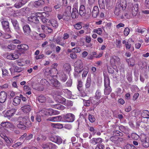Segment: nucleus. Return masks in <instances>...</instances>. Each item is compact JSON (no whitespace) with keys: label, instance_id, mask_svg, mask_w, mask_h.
<instances>
[{"label":"nucleus","instance_id":"nucleus-30","mask_svg":"<svg viewBox=\"0 0 149 149\" xmlns=\"http://www.w3.org/2000/svg\"><path fill=\"white\" fill-rule=\"evenodd\" d=\"M91 84V80L90 76H88L85 84L86 88H90Z\"/></svg>","mask_w":149,"mask_h":149},{"label":"nucleus","instance_id":"nucleus-62","mask_svg":"<svg viewBox=\"0 0 149 149\" xmlns=\"http://www.w3.org/2000/svg\"><path fill=\"white\" fill-rule=\"evenodd\" d=\"M116 8L117 9L121 10V8H123L121 4L119 3H117L116 5Z\"/></svg>","mask_w":149,"mask_h":149},{"label":"nucleus","instance_id":"nucleus-21","mask_svg":"<svg viewBox=\"0 0 149 149\" xmlns=\"http://www.w3.org/2000/svg\"><path fill=\"white\" fill-rule=\"evenodd\" d=\"M71 14L72 18L75 19L78 17L79 13L77 9L76 8H74L72 9V12Z\"/></svg>","mask_w":149,"mask_h":149},{"label":"nucleus","instance_id":"nucleus-45","mask_svg":"<svg viewBox=\"0 0 149 149\" xmlns=\"http://www.w3.org/2000/svg\"><path fill=\"white\" fill-rule=\"evenodd\" d=\"M135 147L132 145L127 144L124 148V149H134Z\"/></svg>","mask_w":149,"mask_h":149},{"label":"nucleus","instance_id":"nucleus-6","mask_svg":"<svg viewBox=\"0 0 149 149\" xmlns=\"http://www.w3.org/2000/svg\"><path fill=\"white\" fill-rule=\"evenodd\" d=\"M74 70L76 72L81 73L82 70L81 69L83 68V63L81 60H77L74 63Z\"/></svg>","mask_w":149,"mask_h":149},{"label":"nucleus","instance_id":"nucleus-4","mask_svg":"<svg viewBox=\"0 0 149 149\" xmlns=\"http://www.w3.org/2000/svg\"><path fill=\"white\" fill-rule=\"evenodd\" d=\"M140 139L143 147L147 148L149 146V138L145 134L141 135Z\"/></svg>","mask_w":149,"mask_h":149},{"label":"nucleus","instance_id":"nucleus-40","mask_svg":"<svg viewBox=\"0 0 149 149\" xmlns=\"http://www.w3.org/2000/svg\"><path fill=\"white\" fill-rule=\"evenodd\" d=\"M6 143V145L7 146H10L11 143H13V141L10 138H8L7 137L4 140Z\"/></svg>","mask_w":149,"mask_h":149},{"label":"nucleus","instance_id":"nucleus-28","mask_svg":"<svg viewBox=\"0 0 149 149\" xmlns=\"http://www.w3.org/2000/svg\"><path fill=\"white\" fill-rule=\"evenodd\" d=\"M51 107L52 108L56 109L61 110H64L65 108V107L64 106L59 104L52 105Z\"/></svg>","mask_w":149,"mask_h":149},{"label":"nucleus","instance_id":"nucleus-15","mask_svg":"<svg viewBox=\"0 0 149 149\" xmlns=\"http://www.w3.org/2000/svg\"><path fill=\"white\" fill-rule=\"evenodd\" d=\"M7 94L4 91L0 92V102L1 103L4 102L7 98Z\"/></svg>","mask_w":149,"mask_h":149},{"label":"nucleus","instance_id":"nucleus-34","mask_svg":"<svg viewBox=\"0 0 149 149\" xmlns=\"http://www.w3.org/2000/svg\"><path fill=\"white\" fill-rule=\"evenodd\" d=\"M77 82V88L80 92H81L82 91L83 82L80 79L78 80Z\"/></svg>","mask_w":149,"mask_h":149},{"label":"nucleus","instance_id":"nucleus-7","mask_svg":"<svg viewBox=\"0 0 149 149\" xmlns=\"http://www.w3.org/2000/svg\"><path fill=\"white\" fill-rule=\"evenodd\" d=\"M50 140L59 145L62 142V139L61 137L58 136H51L49 139Z\"/></svg>","mask_w":149,"mask_h":149},{"label":"nucleus","instance_id":"nucleus-44","mask_svg":"<svg viewBox=\"0 0 149 149\" xmlns=\"http://www.w3.org/2000/svg\"><path fill=\"white\" fill-rule=\"evenodd\" d=\"M57 147L55 144L50 142H49L48 148L49 149H56Z\"/></svg>","mask_w":149,"mask_h":149},{"label":"nucleus","instance_id":"nucleus-9","mask_svg":"<svg viewBox=\"0 0 149 149\" xmlns=\"http://www.w3.org/2000/svg\"><path fill=\"white\" fill-rule=\"evenodd\" d=\"M39 112L42 116L48 115L51 116L55 114L54 110L52 109H50L48 111L45 109H42Z\"/></svg>","mask_w":149,"mask_h":149},{"label":"nucleus","instance_id":"nucleus-31","mask_svg":"<svg viewBox=\"0 0 149 149\" xmlns=\"http://www.w3.org/2000/svg\"><path fill=\"white\" fill-rule=\"evenodd\" d=\"M71 6H68L67 7L64 12L66 17H69V16L71 14Z\"/></svg>","mask_w":149,"mask_h":149},{"label":"nucleus","instance_id":"nucleus-57","mask_svg":"<svg viewBox=\"0 0 149 149\" xmlns=\"http://www.w3.org/2000/svg\"><path fill=\"white\" fill-rule=\"evenodd\" d=\"M40 83L42 85H47L49 82L46 79H42L40 81Z\"/></svg>","mask_w":149,"mask_h":149},{"label":"nucleus","instance_id":"nucleus-19","mask_svg":"<svg viewBox=\"0 0 149 149\" xmlns=\"http://www.w3.org/2000/svg\"><path fill=\"white\" fill-rule=\"evenodd\" d=\"M138 4H134L132 7V16H135L137 14L138 10Z\"/></svg>","mask_w":149,"mask_h":149},{"label":"nucleus","instance_id":"nucleus-56","mask_svg":"<svg viewBox=\"0 0 149 149\" xmlns=\"http://www.w3.org/2000/svg\"><path fill=\"white\" fill-rule=\"evenodd\" d=\"M16 45H14L13 44H11L10 45L8 46V48L10 50H13L16 48Z\"/></svg>","mask_w":149,"mask_h":149},{"label":"nucleus","instance_id":"nucleus-16","mask_svg":"<svg viewBox=\"0 0 149 149\" xmlns=\"http://www.w3.org/2000/svg\"><path fill=\"white\" fill-rule=\"evenodd\" d=\"M21 109L24 113H29L31 109V106L29 104L25 105L21 108Z\"/></svg>","mask_w":149,"mask_h":149},{"label":"nucleus","instance_id":"nucleus-59","mask_svg":"<svg viewBox=\"0 0 149 149\" xmlns=\"http://www.w3.org/2000/svg\"><path fill=\"white\" fill-rule=\"evenodd\" d=\"M22 70V69L21 68L17 66H15L14 69V71L15 72H21Z\"/></svg>","mask_w":149,"mask_h":149},{"label":"nucleus","instance_id":"nucleus-32","mask_svg":"<svg viewBox=\"0 0 149 149\" xmlns=\"http://www.w3.org/2000/svg\"><path fill=\"white\" fill-rule=\"evenodd\" d=\"M142 118H149V111L147 110L143 111L141 113Z\"/></svg>","mask_w":149,"mask_h":149},{"label":"nucleus","instance_id":"nucleus-47","mask_svg":"<svg viewBox=\"0 0 149 149\" xmlns=\"http://www.w3.org/2000/svg\"><path fill=\"white\" fill-rule=\"evenodd\" d=\"M52 125L53 127L58 129L61 128L63 127L62 125L60 123H53Z\"/></svg>","mask_w":149,"mask_h":149},{"label":"nucleus","instance_id":"nucleus-49","mask_svg":"<svg viewBox=\"0 0 149 149\" xmlns=\"http://www.w3.org/2000/svg\"><path fill=\"white\" fill-rule=\"evenodd\" d=\"M131 136L132 139L135 140H137L139 138V136L136 133H132Z\"/></svg>","mask_w":149,"mask_h":149},{"label":"nucleus","instance_id":"nucleus-43","mask_svg":"<svg viewBox=\"0 0 149 149\" xmlns=\"http://www.w3.org/2000/svg\"><path fill=\"white\" fill-rule=\"evenodd\" d=\"M51 24L54 29L56 28L58 26L57 21L55 20H52L51 22Z\"/></svg>","mask_w":149,"mask_h":149},{"label":"nucleus","instance_id":"nucleus-17","mask_svg":"<svg viewBox=\"0 0 149 149\" xmlns=\"http://www.w3.org/2000/svg\"><path fill=\"white\" fill-rule=\"evenodd\" d=\"M16 110L14 109H12L8 110L5 113L6 116L10 118L13 116L15 114Z\"/></svg>","mask_w":149,"mask_h":149},{"label":"nucleus","instance_id":"nucleus-3","mask_svg":"<svg viewBox=\"0 0 149 149\" xmlns=\"http://www.w3.org/2000/svg\"><path fill=\"white\" fill-rule=\"evenodd\" d=\"M27 20L28 23L32 25L34 28L36 27L39 23L38 17L35 16H31L28 17Z\"/></svg>","mask_w":149,"mask_h":149},{"label":"nucleus","instance_id":"nucleus-38","mask_svg":"<svg viewBox=\"0 0 149 149\" xmlns=\"http://www.w3.org/2000/svg\"><path fill=\"white\" fill-rule=\"evenodd\" d=\"M98 4L100 8L104 9L105 8L104 0H98Z\"/></svg>","mask_w":149,"mask_h":149},{"label":"nucleus","instance_id":"nucleus-50","mask_svg":"<svg viewBox=\"0 0 149 149\" xmlns=\"http://www.w3.org/2000/svg\"><path fill=\"white\" fill-rule=\"evenodd\" d=\"M126 78L129 82H131L132 81V74L129 72L127 73V74Z\"/></svg>","mask_w":149,"mask_h":149},{"label":"nucleus","instance_id":"nucleus-46","mask_svg":"<svg viewBox=\"0 0 149 149\" xmlns=\"http://www.w3.org/2000/svg\"><path fill=\"white\" fill-rule=\"evenodd\" d=\"M88 129L90 132H92L93 135H94L95 134L96 130H95L94 127L88 126Z\"/></svg>","mask_w":149,"mask_h":149},{"label":"nucleus","instance_id":"nucleus-14","mask_svg":"<svg viewBox=\"0 0 149 149\" xmlns=\"http://www.w3.org/2000/svg\"><path fill=\"white\" fill-rule=\"evenodd\" d=\"M27 2V0H21L17 1L14 5L15 7L19 8L25 4Z\"/></svg>","mask_w":149,"mask_h":149},{"label":"nucleus","instance_id":"nucleus-2","mask_svg":"<svg viewBox=\"0 0 149 149\" xmlns=\"http://www.w3.org/2000/svg\"><path fill=\"white\" fill-rule=\"evenodd\" d=\"M104 93L105 95H109L112 91L110 86L109 78L108 76H105L104 79Z\"/></svg>","mask_w":149,"mask_h":149},{"label":"nucleus","instance_id":"nucleus-25","mask_svg":"<svg viewBox=\"0 0 149 149\" xmlns=\"http://www.w3.org/2000/svg\"><path fill=\"white\" fill-rule=\"evenodd\" d=\"M62 117L61 116H58L55 117H50L48 118L47 120L52 122H59L61 121Z\"/></svg>","mask_w":149,"mask_h":149},{"label":"nucleus","instance_id":"nucleus-60","mask_svg":"<svg viewBox=\"0 0 149 149\" xmlns=\"http://www.w3.org/2000/svg\"><path fill=\"white\" fill-rule=\"evenodd\" d=\"M72 84V80L71 79H69L66 84V85L68 87H70Z\"/></svg>","mask_w":149,"mask_h":149},{"label":"nucleus","instance_id":"nucleus-13","mask_svg":"<svg viewBox=\"0 0 149 149\" xmlns=\"http://www.w3.org/2000/svg\"><path fill=\"white\" fill-rule=\"evenodd\" d=\"M23 32L24 34L26 36H28L30 34L31 30L29 25L28 24L24 25L22 26Z\"/></svg>","mask_w":149,"mask_h":149},{"label":"nucleus","instance_id":"nucleus-48","mask_svg":"<svg viewBox=\"0 0 149 149\" xmlns=\"http://www.w3.org/2000/svg\"><path fill=\"white\" fill-rule=\"evenodd\" d=\"M3 75L4 76H8L9 75L8 71L5 68L2 69Z\"/></svg>","mask_w":149,"mask_h":149},{"label":"nucleus","instance_id":"nucleus-63","mask_svg":"<svg viewBox=\"0 0 149 149\" xmlns=\"http://www.w3.org/2000/svg\"><path fill=\"white\" fill-rule=\"evenodd\" d=\"M73 52L74 53H79L81 51V49L80 47H77L73 49Z\"/></svg>","mask_w":149,"mask_h":149},{"label":"nucleus","instance_id":"nucleus-20","mask_svg":"<svg viewBox=\"0 0 149 149\" xmlns=\"http://www.w3.org/2000/svg\"><path fill=\"white\" fill-rule=\"evenodd\" d=\"M120 58L117 56H114L111 57L110 62L112 65H116L119 63Z\"/></svg>","mask_w":149,"mask_h":149},{"label":"nucleus","instance_id":"nucleus-8","mask_svg":"<svg viewBox=\"0 0 149 149\" xmlns=\"http://www.w3.org/2000/svg\"><path fill=\"white\" fill-rule=\"evenodd\" d=\"M0 21L1 22L2 27L4 30L7 31H10V29L9 27L8 22L5 20L3 19H1Z\"/></svg>","mask_w":149,"mask_h":149},{"label":"nucleus","instance_id":"nucleus-61","mask_svg":"<svg viewBox=\"0 0 149 149\" xmlns=\"http://www.w3.org/2000/svg\"><path fill=\"white\" fill-rule=\"evenodd\" d=\"M70 57L73 59H75L77 58L76 54L74 52H73L70 53Z\"/></svg>","mask_w":149,"mask_h":149},{"label":"nucleus","instance_id":"nucleus-26","mask_svg":"<svg viewBox=\"0 0 149 149\" xmlns=\"http://www.w3.org/2000/svg\"><path fill=\"white\" fill-rule=\"evenodd\" d=\"M136 125L138 127H141L146 129L147 128L148 125L146 123H144L142 121H138L136 123Z\"/></svg>","mask_w":149,"mask_h":149},{"label":"nucleus","instance_id":"nucleus-35","mask_svg":"<svg viewBox=\"0 0 149 149\" xmlns=\"http://www.w3.org/2000/svg\"><path fill=\"white\" fill-rule=\"evenodd\" d=\"M119 129L121 131L124 133H126L128 130L127 126H124L123 125L119 126Z\"/></svg>","mask_w":149,"mask_h":149},{"label":"nucleus","instance_id":"nucleus-22","mask_svg":"<svg viewBox=\"0 0 149 149\" xmlns=\"http://www.w3.org/2000/svg\"><path fill=\"white\" fill-rule=\"evenodd\" d=\"M102 139L100 138H93L90 141V142L91 143L94 145L97 143H100L102 142Z\"/></svg>","mask_w":149,"mask_h":149},{"label":"nucleus","instance_id":"nucleus-51","mask_svg":"<svg viewBox=\"0 0 149 149\" xmlns=\"http://www.w3.org/2000/svg\"><path fill=\"white\" fill-rule=\"evenodd\" d=\"M22 143L21 142H18L13 145L12 147L15 148H17L22 145Z\"/></svg>","mask_w":149,"mask_h":149},{"label":"nucleus","instance_id":"nucleus-27","mask_svg":"<svg viewBox=\"0 0 149 149\" xmlns=\"http://www.w3.org/2000/svg\"><path fill=\"white\" fill-rule=\"evenodd\" d=\"M102 96V94L101 91L100 89H97L96 91L94 98L97 100H99Z\"/></svg>","mask_w":149,"mask_h":149},{"label":"nucleus","instance_id":"nucleus-10","mask_svg":"<svg viewBox=\"0 0 149 149\" xmlns=\"http://www.w3.org/2000/svg\"><path fill=\"white\" fill-rule=\"evenodd\" d=\"M10 19L14 29L17 31H19L20 30V28L17 20L15 19L11 18Z\"/></svg>","mask_w":149,"mask_h":149},{"label":"nucleus","instance_id":"nucleus-11","mask_svg":"<svg viewBox=\"0 0 149 149\" xmlns=\"http://www.w3.org/2000/svg\"><path fill=\"white\" fill-rule=\"evenodd\" d=\"M50 83L54 86L56 87L59 89H61L62 87L61 86V84L58 80L56 79H52L50 80Z\"/></svg>","mask_w":149,"mask_h":149},{"label":"nucleus","instance_id":"nucleus-1","mask_svg":"<svg viewBox=\"0 0 149 149\" xmlns=\"http://www.w3.org/2000/svg\"><path fill=\"white\" fill-rule=\"evenodd\" d=\"M91 9L89 7L86 9L84 5H81L80 6L79 13L82 17H89L91 15Z\"/></svg>","mask_w":149,"mask_h":149},{"label":"nucleus","instance_id":"nucleus-54","mask_svg":"<svg viewBox=\"0 0 149 149\" xmlns=\"http://www.w3.org/2000/svg\"><path fill=\"white\" fill-rule=\"evenodd\" d=\"M81 70L83 71V72L82 74V78L84 77H86L87 76V74L88 72V70L86 69V70H84L83 69Z\"/></svg>","mask_w":149,"mask_h":149},{"label":"nucleus","instance_id":"nucleus-58","mask_svg":"<svg viewBox=\"0 0 149 149\" xmlns=\"http://www.w3.org/2000/svg\"><path fill=\"white\" fill-rule=\"evenodd\" d=\"M7 128H9L14 129L15 127L14 125L12 123H10L8 121V124L7 125Z\"/></svg>","mask_w":149,"mask_h":149},{"label":"nucleus","instance_id":"nucleus-18","mask_svg":"<svg viewBox=\"0 0 149 149\" xmlns=\"http://www.w3.org/2000/svg\"><path fill=\"white\" fill-rule=\"evenodd\" d=\"M99 9L97 6H95L93 9L92 11L91 12L92 17L94 18H96L99 13Z\"/></svg>","mask_w":149,"mask_h":149},{"label":"nucleus","instance_id":"nucleus-39","mask_svg":"<svg viewBox=\"0 0 149 149\" xmlns=\"http://www.w3.org/2000/svg\"><path fill=\"white\" fill-rule=\"evenodd\" d=\"M60 80L63 82H65L67 79L68 77L64 73H62L60 77Z\"/></svg>","mask_w":149,"mask_h":149},{"label":"nucleus","instance_id":"nucleus-53","mask_svg":"<svg viewBox=\"0 0 149 149\" xmlns=\"http://www.w3.org/2000/svg\"><path fill=\"white\" fill-rule=\"evenodd\" d=\"M88 119L91 123H93L95 121V119L94 116L91 114H89L88 116Z\"/></svg>","mask_w":149,"mask_h":149},{"label":"nucleus","instance_id":"nucleus-23","mask_svg":"<svg viewBox=\"0 0 149 149\" xmlns=\"http://www.w3.org/2000/svg\"><path fill=\"white\" fill-rule=\"evenodd\" d=\"M45 2L43 0H38L34 2V6L36 8L40 7L43 6Z\"/></svg>","mask_w":149,"mask_h":149},{"label":"nucleus","instance_id":"nucleus-29","mask_svg":"<svg viewBox=\"0 0 149 149\" xmlns=\"http://www.w3.org/2000/svg\"><path fill=\"white\" fill-rule=\"evenodd\" d=\"M20 102L21 100L19 97L16 96L13 99V104L14 106H17L20 103Z\"/></svg>","mask_w":149,"mask_h":149},{"label":"nucleus","instance_id":"nucleus-12","mask_svg":"<svg viewBox=\"0 0 149 149\" xmlns=\"http://www.w3.org/2000/svg\"><path fill=\"white\" fill-rule=\"evenodd\" d=\"M17 47L19 50V51L22 52V53L29 49L28 46L25 44L18 45L17 46Z\"/></svg>","mask_w":149,"mask_h":149},{"label":"nucleus","instance_id":"nucleus-37","mask_svg":"<svg viewBox=\"0 0 149 149\" xmlns=\"http://www.w3.org/2000/svg\"><path fill=\"white\" fill-rule=\"evenodd\" d=\"M17 126L18 128L23 130H25L26 128V126L20 121H19V123L17 124Z\"/></svg>","mask_w":149,"mask_h":149},{"label":"nucleus","instance_id":"nucleus-24","mask_svg":"<svg viewBox=\"0 0 149 149\" xmlns=\"http://www.w3.org/2000/svg\"><path fill=\"white\" fill-rule=\"evenodd\" d=\"M20 121L22 122L26 126H28V123H31L29 121V117L27 116H26L24 117L21 118V119H20Z\"/></svg>","mask_w":149,"mask_h":149},{"label":"nucleus","instance_id":"nucleus-41","mask_svg":"<svg viewBox=\"0 0 149 149\" xmlns=\"http://www.w3.org/2000/svg\"><path fill=\"white\" fill-rule=\"evenodd\" d=\"M128 61L127 60V61L128 62V64L131 66H133L135 64V60L133 58H131L128 59Z\"/></svg>","mask_w":149,"mask_h":149},{"label":"nucleus","instance_id":"nucleus-55","mask_svg":"<svg viewBox=\"0 0 149 149\" xmlns=\"http://www.w3.org/2000/svg\"><path fill=\"white\" fill-rule=\"evenodd\" d=\"M117 138H118V137H116L115 136H111L110 138V140L112 142L116 144V143H117Z\"/></svg>","mask_w":149,"mask_h":149},{"label":"nucleus","instance_id":"nucleus-64","mask_svg":"<svg viewBox=\"0 0 149 149\" xmlns=\"http://www.w3.org/2000/svg\"><path fill=\"white\" fill-rule=\"evenodd\" d=\"M74 27L75 29H79L82 28V26L80 24V23H77L75 25H74Z\"/></svg>","mask_w":149,"mask_h":149},{"label":"nucleus","instance_id":"nucleus-42","mask_svg":"<svg viewBox=\"0 0 149 149\" xmlns=\"http://www.w3.org/2000/svg\"><path fill=\"white\" fill-rule=\"evenodd\" d=\"M63 68L66 71L70 72L71 70V66L68 63H66L63 65Z\"/></svg>","mask_w":149,"mask_h":149},{"label":"nucleus","instance_id":"nucleus-36","mask_svg":"<svg viewBox=\"0 0 149 149\" xmlns=\"http://www.w3.org/2000/svg\"><path fill=\"white\" fill-rule=\"evenodd\" d=\"M113 136H121L123 135L122 132L118 130H114L113 132Z\"/></svg>","mask_w":149,"mask_h":149},{"label":"nucleus","instance_id":"nucleus-5","mask_svg":"<svg viewBox=\"0 0 149 149\" xmlns=\"http://www.w3.org/2000/svg\"><path fill=\"white\" fill-rule=\"evenodd\" d=\"M75 116L72 113H68L64 115L63 118L65 120V122H73L75 119Z\"/></svg>","mask_w":149,"mask_h":149},{"label":"nucleus","instance_id":"nucleus-33","mask_svg":"<svg viewBox=\"0 0 149 149\" xmlns=\"http://www.w3.org/2000/svg\"><path fill=\"white\" fill-rule=\"evenodd\" d=\"M46 97L42 95H40L38 97V100L39 102L41 103L45 102L47 100Z\"/></svg>","mask_w":149,"mask_h":149},{"label":"nucleus","instance_id":"nucleus-52","mask_svg":"<svg viewBox=\"0 0 149 149\" xmlns=\"http://www.w3.org/2000/svg\"><path fill=\"white\" fill-rule=\"evenodd\" d=\"M66 17L65 14H63V15L58 14L57 15V17L59 20L62 19L63 20H66Z\"/></svg>","mask_w":149,"mask_h":149}]
</instances>
